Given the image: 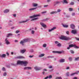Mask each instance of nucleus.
Instances as JSON below:
<instances>
[{"mask_svg": "<svg viewBox=\"0 0 79 79\" xmlns=\"http://www.w3.org/2000/svg\"><path fill=\"white\" fill-rule=\"evenodd\" d=\"M71 47H74L75 48H79V47L76 45L75 44H70L69 45V47H68L67 48V49L68 50L70 49V48H71Z\"/></svg>", "mask_w": 79, "mask_h": 79, "instance_id": "2", "label": "nucleus"}, {"mask_svg": "<svg viewBox=\"0 0 79 79\" xmlns=\"http://www.w3.org/2000/svg\"><path fill=\"white\" fill-rule=\"evenodd\" d=\"M60 39H61V40H69V39H70L69 37L65 36H61L60 37Z\"/></svg>", "mask_w": 79, "mask_h": 79, "instance_id": "3", "label": "nucleus"}, {"mask_svg": "<svg viewBox=\"0 0 79 79\" xmlns=\"http://www.w3.org/2000/svg\"><path fill=\"white\" fill-rule=\"evenodd\" d=\"M38 19V18H34L31 20V21H35V20H37V19Z\"/></svg>", "mask_w": 79, "mask_h": 79, "instance_id": "28", "label": "nucleus"}, {"mask_svg": "<svg viewBox=\"0 0 79 79\" xmlns=\"http://www.w3.org/2000/svg\"><path fill=\"white\" fill-rule=\"evenodd\" d=\"M40 24L41 25V26H42L44 28H45V27H47V25H46L45 24H44V23L42 22H41L40 23Z\"/></svg>", "mask_w": 79, "mask_h": 79, "instance_id": "8", "label": "nucleus"}, {"mask_svg": "<svg viewBox=\"0 0 79 79\" xmlns=\"http://www.w3.org/2000/svg\"><path fill=\"white\" fill-rule=\"evenodd\" d=\"M53 53H56V51H53L52 52Z\"/></svg>", "mask_w": 79, "mask_h": 79, "instance_id": "63", "label": "nucleus"}, {"mask_svg": "<svg viewBox=\"0 0 79 79\" xmlns=\"http://www.w3.org/2000/svg\"><path fill=\"white\" fill-rule=\"evenodd\" d=\"M45 56V54H40L38 56V57L39 58H42V57H43Z\"/></svg>", "mask_w": 79, "mask_h": 79, "instance_id": "17", "label": "nucleus"}, {"mask_svg": "<svg viewBox=\"0 0 79 79\" xmlns=\"http://www.w3.org/2000/svg\"><path fill=\"white\" fill-rule=\"evenodd\" d=\"M69 31H67L66 32V34H67V35H69Z\"/></svg>", "mask_w": 79, "mask_h": 79, "instance_id": "45", "label": "nucleus"}, {"mask_svg": "<svg viewBox=\"0 0 79 79\" xmlns=\"http://www.w3.org/2000/svg\"><path fill=\"white\" fill-rule=\"evenodd\" d=\"M48 77L47 76L46 77H45V78H44V79H48Z\"/></svg>", "mask_w": 79, "mask_h": 79, "instance_id": "64", "label": "nucleus"}, {"mask_svg": "<svg viewBox=\"0 0 79 79\" xmlns=\"http://www.w3.org/2000/svg\"><path fill=\"white\" fill-rule=\"evenodd\" d=\"M6 55H7V56H9V53H8V52H7L6 53Z\"/></svg>", "mask_w": 79, "mask_h": 79, "instance_id": "57", "label": "nucleus"}, {"mask_svg": "<svg viewBox=\"0 0 79 79\" xmlns=\"http://www.w3.org/2000/svg\"><path fill=\"white\" fill-rule=\"evenodd\" d=\"M56 11H53L51 12L50 14L51 15H53V14H56Z\"/></svg>", "mask_w": 79, "mask_h": 79, "instance_id": "25", "label": "nucleus"}, {"mask_svg": "<svg viewBox=\"0 0 79 79\" xmlns=\"http://www.w3.org/2000/svg\"><path fill=\"white\" fill-rule=\"evenodd\" d=\"M43 71H47V70L46 69H44L43 70Z\"/></svg>", "mask_w": 79, "mask_h": 79, "instance_id": "50", "label": "nucleus"}, {"mask_svg": "<svg viewBox=\"0 0 79 79\" xmlns=\"http://www.w3.org/2000/svg\"><path fill=\"white\" fill-rule=\"evenodd\" d=\"M23 40L25 42H30L31 40V39L30 38H27L26 39H24Z\"/></svg>", "mask_w": 79, "mask_h": 79, "instance_id": "13", "label": "nucleus"}, {"mask_svg": "<svg viewBox=\"0 0 79 79\" xmlns=\"http://www.w3.org/2000/svg\"><path fill=\"white\" fill-rule=\"evenodd\" d=\"M70 52L71 53H74V51L72 50L70 51Z\"/></svg>", "mask_w": 79, "mask_h": 79, "instance_id": "54", "label": "nucleus"}, {"mask_svg": "<svg viewBox=\"0 0 79 79\" xmlns=\"http://www.w3.org/2000/svg\"><path fill=\"white\" fill-rule=\"evenodd\" d=\"M29 19H27L25 21H22L19 22V23H26L28 21H29Z\"/></svg>", "mask_w": 79, "mask_h": 79, "instance_id": "10", "label": "nucleus"}, {"mask_svg": "<svg viewBox=\"0 0 79 79\" xmlns=\"http://www.w3.org/2000/svg\"><path fill=\"white\" fill-rule=\"evenodd\" d=\"M40 16V14H39L38 15H35L29 17V18H34L36 17H38L39 16Z\"/></svg>", "mask_w": 79, "mask_h": 79, "instance_id": "4", "label": "nucleus"}, {"mask_svg": "<svg viewBox=\"0 0 79 79\" xmlns=\"http://www.w3.org/2000/svg\"><path fill=\"white\" fill-rule=\"evenodd\" d=\"M55 79H62V78L61 77H57Z\"/></svg>", "mask_w": 79, "mask_h": 79, "instance_id": "35", "label": "nucleus"}, {"mask_svg": "<svg viewBox=\"0 0 79 79\" xmlns=\"http://www.w3.org/2000/svg\"><path fill=\"white\" fill-rule=\"evenodd\" d=\"M16 58H18L19 59H24L25 58V57L23 56H17Z\"/></svg>", "mask_w": 79, "mask_h": 79, "instance_id": "14", "label": "nucleus"}, {"mask_svg": "<svg viewBox=\"0 0 79 79\" xmlns=\"http://www.w3.org/2000/svg\"><path fill=\"white\" fill-rule=\"evenodd\" d=\"M48 58H54V56H48L47 57Z\"/></svg>", "mask_w": 79, "mask_h": 79, "instance_id": "33", "label": "nucleus"}, {"mask_svg": "<svg viewBox=\"0 0 79 79\" xmlns=\"http://www.w3.org/2000/svg\"><path fill=\"white\" fill-rule=\"evenodd\" d=\"M64 61H65V59H61L60 61V63H63Z\"/></svg>", "mask_w": 79, "mask_h": 79, "instance_id": "23", "label": "nucleus"}, {"mask_svg": "<svg viewBox=\"0 0 79 79\" xmlns=\"http://www.w3.org/2000/svg\"><path fill=\"white\" fill-rule=\"evenodd\" d=\"M13 35L12 33H9L6 35V37H10V36H12Z\"/></svg>", "mask_w": 79, "mask_h": 79, "instance_id": "18", "label": "nucleus"}, {"mask_svg": "<svg viewBox=\"0 0 79 79\" xmlns=\"http://www.w3.org/2000/svg\"><path fill=\"white\" fill-rule=\"evenodd\" d=\"M77 31L76 30H73L71 31V33L72 34H77Z\"/></svg>", "mask_w": 79, "mask_h": 79, "instance_id": "9", "label": "nucleus"}, {"mask_svg": "<svg viewBox=\"0 0 79 79\" xmlns=\"http://www.w3.org/2000/svg\"><path fill=\"white\" fill-rule=\"evenodd\" d=\"M46 13V11H44L41 12V13L42 14H44V13Z\"/></svg>", "mask_w": 79, "mask_h": 79, "instance_id": "59", "label": "nucleus"}, {"mask_svg": "<svg viewBox=\"0 0 79 79\" xmlns=\"http://www.w3.org/2000/svg\"><path fill=\"white\" fill-rule=\"evenodd\" d=\"M17 64H24L25 66H27V64H28L27 61H21L20 60H18L17 62Z\"/></svg>", "mask_w": 79, "mask_h": 79, "instance_id": "1", "label": "nucleus"}, {"mask_svg": "<svg viewBox=\"0 0 79 79\" xmlns=\"http://www.w3.org/2000/svg\"><path fill=\"white\" fill-rule=\"evenodd\" d=\"M78 73H79V71H77L76 73H71L70 76H74V75H75V74H77Z\"/></svg>", "mask_w": 79, "mask_h": 79, "instance_id": "12", "label": "nucleus"}, {"mask_svg": "<svg viewBox=\"0 0 79 79\" xmlns=\"http://www.w3.org/2000/svg\"><path fill=\"white\" fill-rule=\"evenodd\" d=\"M63 3H68V1L66 0H63Z\"/></svg>", "mask_w": 79, "mask_h": 79, "instance_id": "30", "label": "nucleus"}, {"mask_svg": "<svg viewBox=\"0 0 79 79\" xmlns=\"http://www.w3.org/2000/svg\"><path fill=\"white\" fill-rule=\"evenodd\" d=\"M64 51H56V53H59V54H61L62 53H64Z\"/></svg>", "mask_w": 79, "mask_h": 79, "instance_id": "22", "label": "nucleus"}, {"mask_svg": "<svg viewBox=\"0 0 79 79\" xmlns=\"http://www.w3.org/2000/svg\"><path fill=\"white\" fill-rule=\"evenodd\" d=\"M5 41V43L6 45H10V42L8 40V38H6Z\"/></svg>", "mask_w": 79, "mask_h": 79, "instance_id": "5", "label": "nucleus"}, {"mask_svg": "<svg viewBox=\"0 0 79 79\" xmlns=\"http://www.w3.org/2000/svg\"><path fill=\"white\" fill-rule=\"evenodd\" d=\"M32 68L30 67H25L23 68L24 70L31 69Z\"/></svg>", "mask_w": 79, "mask_h": 79, "instance_id": "6", "label": "nucleus"}, {"mask_svg": "<svg viewBox=\"0 0 79 79\" xmlns=\"http://www.w3.org/2000/svg\"><path fill=\"white\" fill-rule=\"evenodd\" d=\"M34 28H30L29 29V31H31L32 30H34Z\"/></svg>", "mask_w": 79, "mask_h": 79, "instance_id": "46", "label": "nucleus"}, {"mask_svg": "<svg viewBox=\"0 0 79 79\" xmlns=\"http://www.w3.org/2000/svg\"><path fill=\"white\" fill-rule=\"evenodd\" d=\"M66 69H69V67H67L66 68Z\"/></svg>", "mask_w": 79, "mask_h": 79, "instance_id": "55", "label": "nucleus"}, {"mask_svg": "<svg viewBox=\"0 0 79 79\" xmlns=\"http://www.w3.org/2000/svg\"><path fill=\"white\" fill-rule=\"evenodd\" d=\"M79 57H78L77 58H75V61H77V60H79Z\"/></svg>", "mask_w": 79, "mask_h": 79, "instance_id": "39", "label": "nucleus"}, {"mask_svg": "<svg viewBox=\"0 0 79 79\" xmlns=\"http://www.w3.org/2000/svg\"><path fill=\"white\" fill-rule=\"evenodd\" d=\"M55 44H59V42L57 41H56L55 42Z\"/></svg>", "mask_w": 79, "mask_h": 79, "instance_id": "41", "label": "nucleus"}, {"mask_svg": "<svg viewBox=\"0 0 79 79\" xmlns=\"http://www.w3.org/2000/svg\"><path fill=\"white\" fill-rule=\"evenodd\" d=\"M36 9H37V7L31 8L29 9L28 10L30 11H34V10H36Z\"/></svg>", "mask_w": 79, "mask_h": 79, "instance_id": "16", "label": "nucleus"}, {"mask_svg": "<svg viewBox=\"0 0 79 79\" xmlns=\"http://www.w3.org/2000/svg\"><path fill=\"white\" fill-rule=\"evenodd\" d=\"M63 27H65L66 28H67V27H68L69 26L68 25H63Z\"/></svg>", "mask_w": 79, "mask_h": 79, "instance_id": "29", "label": "nucleus"}, {"mask_svg": "<svg viewBox=\"0 0 79 79\" xmlns=\"http://www.w3.org/2000/svg\"><path fill=\"white\" fill-rule=\"evenodd\" d=\"M73 79H78L77 77H75L73 78Z\"/></svg>", "mask_w": 79, "mask_h": 79, "instance_id": "60", "label": "nucleus"}, {"mask_svg": "<svg viewBox=\"0 0 79 79\" xmlns=\"http://www.w3.org/2000/svg\"><path fill=\"white\" fill-rule=\"evenodd\" d=\"M60 3V2L59 1H57L56 2V4H58V3Z\"/></svg>", "mask_w": 79, "mask_h": 79, "instance_id": "47", "label": "nucleus"}, {"mask_svg": "<svg viewBox=\"0 0 79 79\" xmlns=\"http://www.w3.org/2000/svg\"><path fill=\"white\" fill-rule=\"evenodd\" d=\"M56 29V27H53L51 29H49L48 30V32H52V31H54V30Z\"/></svg>", "mask_w": 79, "mask_h": 79, "instance_id": "7", "label": "nucleus"}, {"mask_svg": "<svg viewBox=\"0 0 79 79\" xmlns=\"http://www.w3.org/2000/svg\"><path fill=\"white\" fill-rule=\"evenodd\" d=\"M46 46H47V44H43V47H46Z\"/></svg>", "mask_w": 79, "mask_h": 79, "instance_id": "38", "label": "nucleus"}, {"mask_svg": "<svg viewBox=\"0 0 79 79\" xmlns=\"http://www.w3.org/2000/svg\"><path fill=\"white\" fill-rule=\"evenodd\" d=\"M15 27H11V29H14Z\"/></svg>", "mask_w": 79, "mask_h": 79, "instance_id": "62", "label": "nucleus"}, {"mask_svg": "<svg viewBox=\"0 0 79 79\" xmlns=\"http://www.w3.org/2000/svg\"><path fill=\"white\" fill-rule=\"evenodd\" d=\"M26 50V49L22 50L20 51V52L21 53H24Z\"/></svg>", "mask_w": 79, "mask_h": 79, "instance_id": "24", "label": "nucleus"}, {"mask_svg": "<svg viewBox=\"0 0 79 79\" xmlns=\"http://www.w3.org/2000/svg\"><path fill=\"white\" fill-rule=\"evenodd\" d=\"M3 76H6V73L5 72L3 73Z\"/></svg>", "mask_w": 79, "mask_h": 79, "instance_id": "42", "label": "nucleus"}, {"mask_svg": "<svg viewBox=\"0 0 79 79\" xmlns=\"http://www.w3.org/2000/svg\"><path fill=\"white\" fill-rule=\"evenodd\" d=\"M18 42V41L17 40H15V42Z\"/></svg>", "mask_w": 79, "mask_h": 79, "instance_id": "61", "label": "nucleus"}, {"mask_svg": "<svg viewBox=\"0 0 79 79\" xmlns=\"http://www.w3.org/2000/svg\"><path fill=\"white\" fill-rule=\"evenodd\" d=\"M41 67H34L36 71H39V70H40V69H42Z\"/></svg>", "mask_w": 79, "mask_h": 79, "instance_id": "11", "label": "nucleus"}, {"mask_svg": "<svg viewBox=\"0 0 79 79\" xmlns=\"http://www.w3.org/2000/svg\"><path fill=\"white\" fill-rule=\"evenodd\" d=\"M13 16L14 17H16V14H14L13 15Z\"/></svg>", "mask_w": 79, "mask_h": 79, "instance_id": "58", "label": "nucleus"}, {"mask_svg": "<svg viewBox=\"0 0 79 79\" xmlns=\"http://www.w3.org/2000/svg\"><path fill=\"white\" fill-rule=\"evenodd\" d=\"M66 76H67V77L69 76V72H67L66 73Z\"/></svg>", "mask_w": 79, "mask_h": 79, "instance_id": "36", "label": "nucleus"}, {"mask_svg": "<svg viewBox=\"0 0 79 79\" xmlns=\"http://www.w3.org/2000/svg\"><path fill=\"white\" fill-rule=\"evenodd\" d=\"M30 52H34V50H33V49H31L30 50Z\"/></svg>", "mask_w": 79, "mask_h": 79, "instance_id": "56", "label": "nucleus"}, {"mask_svg": "<svg viewBox=\"0 0 79 79\" xmlns=\"http://www.w3.org/2000/svg\"><path fill=\"white\" fill-rule=\"evenodd\" d=\"M69 60L70 61H71L73 60V58L71 57H69Z\"/></svg>", "mask_w": 79, "mask_h": 79, "instance_id": "31", "label": "nucleus"}, {"mask_svg": "<svg viewBox=\"0 0 79 79\" xmlns=\"http://www.w3.org/2000/svg\"><path fill=\"white\" fill-rule=\"evenodd\" d=\"M34 32H35V31L34 30H32L31 31V34H34Z\"/></svg>", "mask_w": 79, "mask_h": 79, "instance_id": "40", "label": "nucleus"}, {"mask_svg": "<svg viewBox=\"0 0 79 79\" xmlns=\"http://www.w3.org/2000/svg\"><path fill=\"white\" fill-rule=\"evenodd\" d=\"M75 15H76V14L75 13H72V16H75Z\"/></svg>", "mask_w": 79, "mask_h": 79, "instance_id": "44", "label": "nucleus"}, {"mask_svg": "<svg viewBox=\"0 0 79 79\" xmlns=\"http://www.w3.org/2000/svg\"><path fill=\"white\" fill-rule=\"evenodd\" d=\"M61 10L58 9L57 10V11H56V13H60V12H61Z\"/></svg>", "mask_w": 79, "mask_h": 79, "instance_id": "26", "label": "nucleus"}, {"mask_svg": "<svg viewBox=\"0 0 79 79\" xmlns=\"http://www.w3.org/2000/svg\"><path fill=\"white\" fill-rule=\"evenodd\" d=\"M37 5H38V4H37V3H35L33 4V6L34 7H36V6H37Z\"/></svg>", "mask_w": 79, "mask_h": 79, "instance_id": "27", "label": "nucleus"}, {"mask_svg": "<svg viewBox=\"0 0 79 79\" xmlns=\"http://www.w3.org/2000/svg\"><path fill=\"white\" fill-rule=\"evenodd\" d=\"M10 11V10L9 9H6L4 11V13H7Z\"/></svg>", "mask_w": 79, "mask_h": 79, "instance_id": "19", "label": "nucleus"}, {"mask_svg": "<svg viewBox=\"0 0 79 79\" xmlns=\"http://www.w3.org/2000/svg\"><path fill=\"white\" fill-rule=\"evenodd\" d=\"M15 32L16 33V34H18V33L19 32V31L18 30H17Z\"/></svg>", "mask_w": 79, "mask_h": 79, "instance_id": "51", "label": "nucleus"}, {"mask_svg": "<svg viewBox=\"0 0 79 79\" xmlns=\"http://www.w3.org/2000/svg\"><path fill=\"white\" fill-rule=\"evenodd\" d=\"M69 11H71L73 10V9L72 8H69Z\"/></svg>", "mask_w": 79, "mask_h": 79, "instance_id": "37", "label": "nucleus"}, {"mask_svg": "<svg viewBox=\"0 0 79 79\" xmlns=\"http://www.w3.org/2000/svg\"><path fill=\"white\" fill-rule=\"evenodd\" d=\"M6 56V55L5 54H3L2 55H0V57H1V58H5Z\"/></svg>", "mask_w": 79, "mask_h": 79, "instance_id": "15", "label": "nucleus"}, {"mask_svg": "<svg viewBox=\"0 0 79 79\" xmlns=\"http://www.w3.org/2000/svg\"><path fill=\"white\" fill-rule=\"evenodd\" d=\"M57 46L59 47H60L61 46V44L60 43H59L57 44Z\"/></svg>", "mask_w": 79, "mask_h": 79, "instance_id": "32", "label": "nucleus"}, {"mask_svg": "<svg viewBox=\"0 0 79 79\" xmlns=\"http://www.w3.org/2000/svg\"><path fill=\"white\" fill-rule=\"evenodd\" d=\"M34 56H29V58H32V57H33Z\"/></svg>", "mask_w": 79, "mask_h": 79, "instance_id": "52", "label": "nucleus"}, {"mask_svg": "<svg viewBox=\"0 0 79 79\" xmlns=\"http://www.w3.org/2000/svg\"><path fill=\"white\" fill-rule=\"evenodd\" d=\"M75 39H76V40H79V38L76 37Z\"/></svg>", "mask_w": 79, "mask_h": 79, "instance_id": "53", "label": "nucleus"}, {"mask_svg": "<svg viewBox=\"0 0 79 79\" xmlns=\"http://www.w3.org/2000/svg\"><path fill=\"white\" fill-rule=\"evenodd\" d=\"M2 71H5V68L4 67H3L2 69Z\"/></svg>", "mask_w": 79, "mask_h": 79, "instance_id": "48", "label": "nucleus"}, {"mask_svg": "<svg viewBox=\"0 0 79 79\" xmlns=\"http://www.w3.org/2000/svg\"><path fill=\"white\" fill-rule=\"evenodd\" d=\"M24 43H25V42H24V40L21 41V42H20V44H21L22 45H24Z\"/></svg>", "mask_w": 79, "mask_h": 79, "instance_id": "20", "label": "nucleus"}, {"mask_svg": "<svg viewBox=\"0 0 79 79\" xmlns=\"http://www.w3.org/2000/svg\"><path fill=\"white\" fill-rule=\"evenodd\" d=\"M70 27L72 29H74V28H75V26L73 24H71L70 25Z\"/></svg>", "mask_w": 79, "mask_h": 79, "instance_id": "21", "label": "nucleus"}, {"mask_svg": "<svg viewBox=\"0 0 79 79\" xmlns=\"http://www.w3.org/2000/svg\"><path fill=\"white\" fill-rule=\"evenodd\" d=\"M48 68H49V69H51L52 68V66H49L48 67Z\"/></svg>", "mask_w": 79, "mask_h": 79, "instance_id": "49", "label": "nucleus"}, {"mask_svg": "<svg viewBox=\"0 0 79 79\" xmlns=\"http://www.w3.org/2000/svg\"><path fill=\"white\" fill-rule=\"evenodd\" d=\"M74 3V2H72L71 3H70V5H73Z\"/></svg>", "mask_w": 79, "mask_h": 79, "instance_id": "43", "label": "nucleus"}, {"mask_svg": "<svg viewBox=\"0 0 79 79\" xmlns=\"http://www.w3.org/2000/svg\"><path fill=\"white\" fill-rule=\"evenodd\" d=\"M48 77V79H52V76L50 75H49Z\"/></svg>", "mask_w": 79, "mask_h": 79, "instance_id": "34", "label": "nucleus"}]
</instances>
